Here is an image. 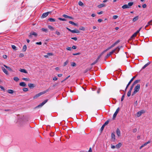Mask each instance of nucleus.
Wrapping results in <instances>:
<instances>
[{
	"label": "nucleus",
	"mask_w": 152,
	"mask_h": 152,
	"mask_svg": "<svg viewBox=\"0 0 152 152\" xmlns=\"http://www.w3.org/2000/svg\"><path fill=\"white\" fill-rule=\"evenodd\" d=\"M50 90V88H49L48 89L46 90L41 92L38 94H37L33 97V99H35L37 98L39 96H40L42 95L45 94V93H47V92L49 91Z\"/></svg>",
	"instance_id": "obj_1"
},
{
	"label": "nucleus",
	"mask_w": 152,
	"mask_h": 152,
	"mask_svg": "<svg viewBox=\"0 0 152 152\" xmlns=\"http://www.w3.org/2000/svg\"><path fill=\"white\" fill-rule=\"evenodd\" d=\"M140 86L139 84H138L134 88V91L132 94V96L134 95L135 94H136L138 91H139L140 89Z\"/></svg>",
	"instance_id": "obj_2"
},
{
	"label": "nucleus",
	"mask_w": 152,
	"mask_h": 152,
	"mask_svg": "<svg viewBox=\"0 0 152 152\" xmlns=\"http://www.w3.org/2000/svg\"><path fill=\"white\" fill-rule=\"evenodd\" d=\"M66 28L69 31H70V32H72L73 33H79L80 32V31L78 30L75 29L72 30L67 27H66Z\"/></svg>",
	"instance_id": "obj_3"
},
{
	"label": "nucleus",
	"mask_w": 152,
	"mask_h": 152,
	"mask_svg": "<svg viewBox=\"0 0 152 152\" xmlns=\"http://www.w3.org/2000/svg\"><path fill=\"white\" fill-rule=\"evenodd\" d=\"M142 28V27H141L134 34H133L132 36L131 37L130 39H132L133 38L135 37L137 34L138 33L140 30H141V29Z\"/></svg>",
	"instance_id": "obj_4"
},
{
	"label": "nucleus",
	"mask_w": 152,
	"mask_h": 152,
	"mask_svg": "<svg viewBox=\"0 0 152 152\" xmlns=\"http://www.w3.org/2000/svg\"><path fill=\"white\" fill-rule=\"evenodd\" d=\"M48 99L45 100L42 103L40 104L39 105H38L35 108H37L40 107H42L48 102Z\"/></svg>",
	"instance_id": "obj_5"
},
{
	"label": "nucleus",
	"mask_w": 152,
	"mask_h": 152,
	"mask_svg": "<svg viewBox=\"0 0 152 152\" xmlns=\"http://www.w3.org/2000/svg\"><path fill=\"white\" fill-rule=\"evenodd\" d=\"M51 12H47L43 13L41 16V18H45L48 15V14L50 13H51Z\"/></svg>",
	"instance_id": "obj_6"
},
{
	"label": "nucleus",
	"mask_w": 152,
	"mask_h": 152,
	"mask_svg": "<svg viewBox=\"0 0 152 152\" xmlns=\"http://www.w3.org/2000/svg\"><path fill=\"white\" fill-rule=\"evenodd\" d=\"M144 113V112L143 110H141V111H140L137 113V117H139L142 114Z\"/></svg>",
	"instance_id": "obj_7"
},
{
	"label": "nucleus",
	"mask_w": 152,
	"mask_h": 152,
	"mask_svg": "<svg viewBox=\"0 0 152 152\" xmlns=\"http://www.w3.org/2000/svg\"><path fill=\"white\" fill-rule=\"evenodd\" d=\"M1 69L3 72L6 75L8 74V72L6 69L4 67H1Z\"/></svg>",
	"instance_id": "obj_8"
},
{
	"label": "nucleus",
	"mask_w": 152,
	"mask_h": 152,
	"mask_svg": "<svg viewBox=\"0 0 152 152\" xmlns=\"http://www.w3.org/2000/svg\"><path fill=\"white\" fill-rule=\"evenodd\" d=\"M116 133L118 137H119L121 135V132L118 128H117L116 130Z\"/></svg>",
	"instance_id": "obj_9"
},
{
	"label": "nucleus",
	"mask_w": 152,
	"mask_h": 152,
	"mask_svg": "<svg viewBox=\"0 0 152 152\" xmlns=\"http://www.w3.org/2000/svg\"><path fill=\"white\" fill-rule=\"evenodd\" d=\"M122 47V46H121L120 47H117L114 50H115V53H118V52L119 51L120 48Z\"/></svg>",
	"instance_id": "obj_10"
},
{
	"label": "nucleus",
	"mask_w": 152,
	"mask_h": 152,
	"mask_svg": "<svg viewBox=\"0 0 152 152\" xmlns=\"http://www.w3.org/2000/svg\"><path fill=\"white\" fill-rule=\"evenodd\" d=\"M112 48L111 47V46L110 47H108L107 49L105 50L104 51H103L101 53V55H102L104 53L106 52L107 51L109 50L110 49Z\"/></svg>",
	"instance_id": "obj_11"
},
{
	"label": "nucleus",
	"mask_w": 152,
	"mask_h": 152,
	"mask_svg": "<svg viewBox=\"0 0 152 152\" xmlns=\"http://www.w3.org/2000/svg\"><path fill=\"white\" fill-rule=\"evenodd\" d=\"M120 42V41L119 40H118L117 41H116L112 45H111V47L112 48L116 45L117 44H118Z\"/></svg>",
	"instance_id": "obj_12"
},
{
	"label": "nucleus",
	"mask_w": 152,
	"mask_h": 152,
	"mask_svg": "<svg viewBox=\"0 0 152 152\" xmlns=\"http://www.w3.org/2000/svg\"><path fill=\"white\" fill-rule=\"evenodd\" d=\"M19 85L20 86L23 87H25L26 85V84L24 82L20 83L19 84Z\"/></svg>",
	"instance_id": "obj_13"
},
{
	"label": "nucleus",
	"mask_w": 152,
	"mask_h": 152,
	"mask_svg": "<svg viewBox=\"0 0 152 152\" xmlns=\"http://www.w3.org/2000/svg\"><path fill=\"white\" fill-rule=\"evenodd\" d=\"M63 16L65 18L73 19V18L71 16H68L66 15H64Z\"/></svg>",
	"instance_id": "obj_14"
},
{
	"label": "nucleus",
	"mask_w": 152,
	"mask_h": 152,
	"mask_svg": "<svg viewBox=\"0 0 152 152\" xmlns=\"http://www.w3.org/2000/svg\"><path fill=\"white\" fill-rule=\"evenodd\" d=\"M150 62H148L142 67V69H145L147 66L148 65H149L150 64Z\"/></svg>",
	"instance_id": "obj_15"
},
{
	"label": "nucleus",
	"mask_w": 152,
	"mask_h": 152,
	"mask_svg": "<svg viewBox=\"0 0 152 152\" xmlns=\"http://www.w3.org/2000/svg\"><path fill=\"white\" fill-rule=\"evenodd\" d=\"M4 66L5 67H6L7 69H8V70H9V71H12V69L9 66H6L5 65H4Z\"/></svg>",
	"instance_id": "obj_16"
},
{
	"label": "nucleus",
	"mask_w": 152,
	"mask_h": 152,
	"mask_svg": "<svg viewBox=\"0 0 152 152\" xmlns=\"http://www.w3.org/2000/svg\"><path fill=\"white\" fill-rule=\"evenodd\" d=\"M138 18H139V17H138V16L135 17L133 19V20H132L133 21V22H135L137 20H138Z\"/></svg>",
	"instance_id": "obj_17"
},
{
	"label": "nucleus",
	"mask_w": 152,
	"mask_h": 152,
	"mask_svg": "<svg viewBox=\"0 0 152 152\" xmlns=\"http://www.w3.org/2000/svg\"><path fill=\"white\" fill-rule=\"evenodd\" d=\"M129 6H128L127 4H125L123 5L122 7L123 9H125L126 8H129V7H128Z\"/></svg>",
	"instance_id": "obj_18"
},
{
	"label": "nucleus",
	"mask_w": 152,
	"mask_h": 152,
	"mask_svg": "<svg viewBox=\"0 0 152 152\" xmlns=\"http://www.w3.org/2000/svg\"><path fill=\"white\" fill-rule=\"evenodd\" d=\"M102 55H101V54H100V55L98 57L97 59H96V60L94 62V64H96L98 61L99 58H100L101 56Z\"/></svg>",
	"instance_id": "obj_19"
},
{
	"label": "nucleus",
	"mask_w": 152,
	"mask_h": 152,
	"mask_svg": "<svg viewBox=\"0 0 152 152\" xmlns=\"http://www.w3.org/2000/svg\"><path fill=\"white\" fill-rule=\"evenodd\" d=\"M105 6V5L104 4H99L98 6V7L99 8H101L102 7H104Z\"/></svg>",
	"instance_id": "obj_20"
},
{
	"label": "nucleus",
	"mask_w": 152,
	"mask_h": 152,
	"mask_svg": "<svg viewBox=\"0 0 152 152\" xmlns=\"http://www.w3.org/2000/svg\"><path fill=\"white\" fill-rule=\"evenodd\" d=\"M7 91L8 93L11 94H12L14 92L13 90L11 89L8 90Z\"/></svg>",
	"instance_id": "obj_21"
},
{
	"label": "nucleus",
	"mask_w": 152,
	"mask_h": 152,
	"mask_svg": "<svg viewBox=\"0 0 152 152\" xmlns=\"http://www.w3.org/2000/svg\"><path fill=\"white\" fill-rule=\"evenodd\" d=\"M32 35H34V37H36L37 36V34L36 32H32L30 33Z\"/></svg>",
	"instance_id": "obj_22"
},
{
	"label": "nucleus",
	"mask_w": 152,
	"mask_h": 152,
	"mask_svg": "<svg viewBox=\"0 0 152 152\" xmlns=\"http://www.w3.org/2000/svg\"><path fill=\"white\" fill-rule=\"evenodd\" d=\"M20 71L22 72H23L26 73H27V72L25 69H21Z\"/></svg>",
	"instance_id": "obj_23"
},
{
	"label": "nucleus",
	"mask_w": 152,
	"mask_h": 152,
	"mask_svg": "<svg viewBox=\"0 0 152 152\" xmlns=\"http://www.w3.org/2000/svg\"><path fill=\"white\" fill-rule=\"evenodd\" d=\"M122 145V144L120 142L118 144H117L116 145V147L117 148H120Z\"/></svg>",
	"instance_id": "obj_24"
},
{
	"label": "nucleus",
	"mask_w": 152,
	"mask_h": 152,
	"mask_svg": "<svg viewBox=\"0 0 152 152\" xmlns=\"http://www.w3.org/2000/svg\"><path fill=\"white\" fill-rule=\"evenodd\" d=\"M111 138L112 139H113L114 140H115V136L113 133L111 134Z\"/></svg>",
	"instance_id": "obj_25"
},
{
	"label": "nucleus",
	"mask_w": 152,
	"mask_h": 152,
	"mask_svg": "<svg viewBox=\"0 0 152 152\" xmlns=\"http://www.w3.org/2000/svg\"><path fill=\"white\" fill-rule=\"evenodd\" d=\"M27 49V47L26 45H24L23 47L22 50L23 51H25Z\"/></svg>",
	"instance_id": "obj_26"
},
{
	"label": "nucleus",
	"mask_w": 152,
	"mask_h": 152,
	"mask_svg": "<svg viewBox=\"0 0 152 152\" xmlns=\"http://www.w3.org/2000/svg\"><path fill=\"white\" fill-rule=\"evenodd\" d=\"M28 86L30 88L34 87V84L31 83L28 84Z\"/></svg>",
	"instance_id": "obj_27"
},
{
	"label": "nucleus",
	"mask_w": 152,
	"mask_h": 152,
	"mask_svg": "<svg viewBox=\"0 0 152 152\" xmlns=\"http://www.w3.org/2000/svg\"><path fill=\"white\" fill-rule=\"evenodd\" d=\"M133 4V2H130L128 3V4L127 5L129 6L128 7H129V8H130V7L132 6Z\"/></svg>",
	"instance_id": "obj_28"
},
{
	"label": "nucleus",
	"mask_w": 152,
	"mask_h": 152,
	"mask_svg": "<svg viewBox=\"0 0 152 152\" xmlns=\"http://www.w3.org/2000/svg\"><path fill=\"white\" fill-rule=\"evenodd\" d=\"M13 80L16 82H18L19 80V79L16 77H14L13 78Z\"/></svg>",
	"instance_id": "obj_29"
},
{
	"label": "nucleus",
	"mask_w": 152,
	"mask_h": 152,
	"mask_svg": "<svg viewBox=\"0 0 152 152\" xmlns=\"http://www.w3.org/2000/svg\"><path fill=\"white\" fill-rule=\"evenodd\" d=\"M69 23L70 24L73 25L75 26H77V24L76 23H75L73 22H72V21H69Z\"/></svg>",
	"instance_id": "obj_30"
},
{
	"label": "nucleus",
	"mask_w": 152,
	"mask_h": 152,
	"mask_svg": "<svg viewBox=\"0 0 152 152\" xmlns=\"http://www.w3.org/2000/svg\"><path fill=\"white\" fill-rule=\"evenodd\" d=\"M71 65L73 67L75 66H76V64L74 62H72L71 63Z\"/></svg>",
	"instance_id": "obj_31"
},
{
	"label": "nucleus",
	"mask_w": 152,
	"mask_h": 152,
	"mask_svg": "<svg viewBox=\"0 0 152 152\" xmlns=\"http://www.w3.org/2000/svg\"><path fill=\"white\" fill-rule=\"evenodd\" d=\"M48 20L50 22H55V20L53 18H50L48 19Z\"/></svg>",
	"instance_id": "obj_32"
},
{
	"label": "nucleus",
	"mask_w": 152,
	"mask_h": 152,
	"mask_svg": "<svg viewBox=\"0 0 152 152\" xmlns=\"http://www.w3.org/2000/svg\"><path fill=\"white\" fill-rule=\"evenodd\" d=\"M136 77V76L133 77L130 80L129 82V83H131L132 82L133 80Z\"/></svg>",
	"instance_id": "obj_33"
},
{
	"label": "nucleus",
	"mask_w": 152,
	"mask_h": 152,
	"mask_svg": "<svg viewBox=\"0 0 152 152\" xmlns=\"http://www.w3.org/2000/svg\"><path fill=\"white\" fill-rule=\"evenodd\" d=\"M132 91H130V90H129V91L127 93V96L128 97H129L130 96L131 94V92Z\"/></svg>",
	"instance_id": "obj_34"
},
{
	"label": "nucleus",
	"mask_w": 152,
	"mask_h": 152,
	"mask_svg": "<svg viewBox=\"0 0 152 152\" xmlns=\"http://www.w3.org/2000/svg\"><path fill=\"white\" fill-rule=\"evenodd\" d=\"M22 80H24L26 81H29L30 80L28 78H23Z\"/></svg>",
	"instance_id": "obj_35"
},
{
	"label": "nucleus",
	"mask_w": 152,
	"mask_h": 152,
	"mask_svg": "<svg viewBox=\"0 0 152 152\" xmlns=\"http://www.w3.org/2000/svg\"><path fill=\"white\" fill-rule=\"evenodd\" d=\"M68 63H69V61L68 60H67L66 61L64 62V65H63V66H66V65Z\"/></svg>",
	"instance_id": "obj_36"
},
{
	"label": "nucleus",
	"mask_w": 152,
	"mask_h": 152,
	"mask_svg": "<svg viewBox=\"0 0 152 152\" xmlns=\"http://www.w3.org/2000/svg\"><path fill=\"white\" fill-rule=\"evenodd\" d=\"M140 81V80H135L134 82V83H133L134 84H137V83L139 82Z\"/></svg>",
	"instance_id": "obj_37"
},
{
	"label": "nucleus",
	"mask_w": 152,
	"mask_h": 152,
	"mask_svg": "<svg viewBox=\"0 0 152 152\" xmlns=\"http://www.w3.org/2000/svg\"><path fill=\"white\" fill-rule=\"evenodd\" d=\"M42 31L47 32L48 31V29L47 28H42Z\"/></svg>",
	"instance_id": "obj_38"
},
{
	"label": "nucleus",
	"mask_w": 152,
	"mask_h": 152,
	"mask_svg": "<svg viewBox=\"0 0 152 152\" xmlns=\"http://www.w3.org/2000/svg\"><path fill=\"white\" fill-rule=\"evenodd\" d=\"M146 145V144L145 143L143 144H142L140 147V149H141L143 147L145 146Z\"/></svg>",
	"instance_id": "obj_39"
},
{
	"label": "nucleus",
	"mask_w": 152,
	"mask_h": 152,
	"mask_svg": "<svg viewBox=\"0 0 152 152\" xmlns=\"http://www.w3.org/2000/svg\"><path fill=\"white\" fill-rule=\"evenodd\" d=\"M78 4L80 6H82L83 5V3L80 1L79 2Z\"/></svg>",
	"instance_id": "obj_40"
},
{
	"label": "nucleus",
	"mask_w": 152,
	"mask_h": 152,
	"mask_svg": "<svg viewBox=\"0 0 152 152\" xmlns=\"http://www.w3.org/2000/svg\"><path fill=\"white\" fill-rule=\"evenodd\" d=\"M79 29L82 31H84L85 30V28L83 26H81L79 28Z\"/></svg>",
	"instance_id": "obj_41"
},
{
	"label": "nucleus",
	"mask_w": 152,
	"mask_h": 152,
	"mask_svg": "<svg viewBox=\"0 0 152 152\" xmlns=\"http://www.w3.org/2000/svg\"><path fill=\"white\" fill-rule=\"evenodd\" d=\"M134 85H135V84H134L133 83L130 88L129 90H130V91H132V90L133 88V87Z\"/></svg>",
	"instance_id": "obj_42"
},
{
	"label": "nucleus",
	"mask_w": 152,
	"mask_h": 152,
	"mask_svg": "<svg viewBox=\"0 0 152 152\" xmlns=\"http://www.w3.org/2000/svg\"><path fill=\"white\" fill-rule=\"evenodd\" d=\"M119 110H120V108H119V107H118L117 109L116 110V111L115 113H116V114H117L118 113Z\"/></svg>",
	"instance_id": "obj_43"
},
{
	"label": "nucleus",
	"mask_w": 152,
	"mask_h": 152,
	"mask_svg": "<svg viewBox=\"0 0 152 152\" xmlns=\"http://www.w3.org/2000/svg\"><path fill=\"white\" fill-rule=\"evenodd\" d=\"M70 77V75H69L67 77H66L64 80H62L61 81V83H63V82L64 81H65L67 79H68L69 77Z\"/></svg>",
	"instance_id": "obj_44"
},
{
	"label": "nucleus",
	"mask_w": 152,
	"mask_h": 152,
	"mask_svg": "<svg viewBox=\"0 0 152 152\" xmlns=\"http://www.w3.org/2000/svg\"><path fill=\"white\" fill-rule=\"evenodd\" d=\"M48 27V28H49L50 29L54 30V28L51 26L49 25Z\"/></svg>",
	"instance_id": "obj_45"
},
{
	"label": "nucleus",
	"mask_w": 152,
	"mask_h": 152,
	"mask_svg": "<svg viewBox=\"0 0 152 152\" xmlns=\"http://www.w3.org/2000/svg\"><path fill=\"white\" fill-rule=\"evenodd\" d=\"M117 115V114H116V113H114V114H113V120H114L115 119V118L116 117Z\"/></svg>",
	"instance_id": "obj_46"
},
{
	"label": "nucleus",
	"mask_w": 152,
	"mask_h": 152,
	"mask_svg": "<svg viewBox=\"0 0 152 152\" xmlns=\"http://www.w3.org/2000/svg\"><path fill=\"white\" fill-rule=\"evenodd\" d=\"M23 91H28V89L27 88H23Z\"/></svg>",
	"instance_id": "obj_47"
},
{
	"label": "nucleus",
	"mask_w": 152,
	"mask_h": 152,
	"mask_svg": "<svg viewBox=\"0 0 152 152\" xmlns=\"http://www.w3.org/2000/svg\"><path fill=\"white\" fill-rule=\"evenodd\" d=\"M125 94H124V95H122L121 99V101H122L123 100L125 97Z\"/></svg>",
	"instance_id": "obj_48"
},
{
	"label": "nucleus",
	"mask_w": 152,
	"mask_h": 152,
	"mask_svg": "<svg viewBox=\"0 0 152 152\" xmlns=\"http://www.w3.org/2000/svg\"><path fill=\"white\" fill-rule=\"evenodd\" d=\"M24 56V55L23 53H21L19 55V57L21 58L23 57Z\"/></svg>",
	"instance_id": "obj_49"
},
{
	"label": "nucleus",
	"mask_w": 152,
	"mask_h": 152,
	"mask_svg": "<svg viewBox=\"0 0 152 152\" xmlns=\"http://www.w3.org/2000/svg\"><path fill=\"white\" fill-rule=\"evenodd\" d=\"M12 48L13 49H14V50H16V46L15 45H12Z\"/></svg>",
	"instance_id": "obj_50"
},
{
	"label": "nucleus",
	"mask_w": 152,
	"mask_h": 152,
	"mask_svg": "<svg viewBox=\"0 0 152 152\" xmlns=\"http://www.w3.org/2000/svg\"><path fill=\"white\" fill-rule=\"evenodd\" d=\"M114 52L115 53V50H113L110 53H109L111 55L112 54H113Z\"/></svg>",
	"instance_id": "obj_51"
},
{
	"label": "nucleus",
	"mask_w": 152,
	"mask_h": 152,
	"mask_svg": "<svg viewBox=\"0 0 152 152\" xmlns=\"http://www.w3.org/2000/svg\"><path fill=\"white\" fill-rule=\"evenodd\" d=\"M109 122V121L108 120H107V121H106L105 122V123H104V124L103 125H104L105 126L106 125H107L108 124Z\"/></svg>",
	"instance_id": "obj_52"
},
{
	"label": "nucleus",
	"mask_w": 152,
	"mask_h": 152,
	"mask_svg": "<svg viewBox=\"0 0 152 152\" xmlns=\"http://www.w3.org/2000/svg\"><path fill=\"white\" fill-rule=\"evenodd\" d=\"M148 25H152V20L148 23Z\"/></svg>",
	"instance_id": "obj_53"
},
{
	"label": "nucleus",
	"mask_w": 152,
	"mask_h": 152,
	"mask_svg": "<svg viewBox=\"0 0 152 152\" xmlns=\"http://www.w3.org/2000/svg\"><path fill=\"white\" fill-rule=\"evenodd\" d=\"M58 19L59 20H62V21H65L66 20V19L64 18H58Z\"/></svg>",
	"instance_id": "obj_54"
},
{
	"label": "nucleus",
	"mask_w": 152,
	"mask_h": 152,
	"mask_svg": "<svg viewBox=\"0 0 152 152\" xmlns=\"http://www.w3.org/2000/svg\"><path fill=\"white\" fill-rule=\"evenodd\" d=\"M105 126L104 125H103L102 126L101 129V131H103Z\"/></svg>",
	"instance_id": "obj_55"
},
{
	"label": "nucleus",
	"mask_w": 152,
	"mask_h": 152,
	"mask_svg": "<svg viewBox=\"0 0 152 152\" xmlns=\"http://www.w3.org/2000/svg\"><path fill=\"white\" fill-rule=\"evenodd\" d=\"M118 16L117 15H114L113 16V18L114 19H116L118 18Z\"/></svg>",
	"instance_id": "obj_56"
},
{
	"label": "nucleus",
	"mask_w": 152,
	"mask_h": 152,
	"mask_svg": "<svg viewBox=\"0 0 152 152\" xmlns=\"http://www.w3.org/2000/svg\"><path fill=\"white\" fill-rule=\"evenodd\" d=\"M56 34L58 35H59L60 34V32L58 31H56Z\"/></svg>",
	"instance_id": "obj_57"
},
{
	"label": "nucleus",
	"mask_w": 152,
	"mask_h": 152,
	"mask_svg": "<svg viewBox=\"0 0 152 152\" xmlns=\"http://www.w3.org/2000/svg\"><path fill=\"white\" fill-rule=\"evenodd\" d=\"M137 131V129L136 128L134 129H133V133L136 132Z\"/></svg>",
	"instance_id": "obj_58"
},
{
	"label": "nucleus",
	"mask_w": 152,
	"mask_h": 152,
	"mask_svg": "<svg viewBox=\"0 0 152 152\" xmlns=\"http://www.w3.org/2000/svg\"><path fill=\"white\" fill-rule=\"evenodd\" d=\"M90 69H89L88 68L86 69L84 72V73H86L87 72L88 70H90Z\"/></svg>",
	"instance_id": "obj_59"
},
{
	"label": "nucleus",
	"mask_w": 152,
	"mask_h": 152,
	"mask_svg": "<svg viewBox=\"0 0 152 152\" xmlns=\"http://www.w3.org/2000/svg\"><path fill=\"white\" fill-rule=\"evenodd\" d=\"M111 55L109 53L107 54L106 56L105 57L106 58H108Z\"/></svg>",
	"instance_id": "obj_60"
},
{
	"label": "nucleus",
	"mask_w": 152,
	"mask_h": 152,
	"mask_svg": "<svg viewBox=\"0 0 152 152\" xmlns=\"http://www.w3.org/2000/svg\"><path fill=\"white\" fill-rule=\"evenodd\" d=\"M66 49L70 51L72 50V48L71 47H68Z\"/></svg>",
	"instance_id": "obj_61"
},
{
	"label": "nucleus",
	"mask_w": 152,
	"mask_h": 152,
	"mask_svg": "<svg viewBox=\"0 0 152 152\" xmlns=\"http://www.w3.org/2000/svg\"><path fill=\"white\" fill-rule=\"evenodd\" d=\"M47 54L48 56H52L53 55V54L52 53H48Z\"/></svg>",
	"instance_id": "obj_62"
},
{
	"label": "nucleus",
	"mask_w": 152,
	"mask_h": 152,
	"mask_svg": "<svg viewBox=\"0 0 152 152\" xmlns=\"http://www.w3.org/2000/svg\"><path fill=\"white\" fill-rule=\"evenodd\" d=\"M142 7L143 8H145L146 7V5L145 4H143L142 5Z\"/></svg>",
	"instance_id": "obj_63"
},
{
	"label": "nucleus",
	"mask_w": 152,
	"mask_h": 152,
	"mask_svg": "<svg viewBox=\"0 0 152 152\" xmlns=\"http://www.w3.org/2000/svg\"><path fill=\"white\" fill-rule=\"evenodd\" d=\"M58 79L57 77H54L53 78V80H56Z\"/></svg>",
	"instance_id": "obj_64"
}]
</instances>
